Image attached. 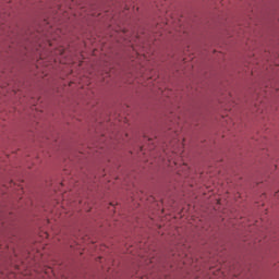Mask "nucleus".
Returning <instances> with one entry per match:
<instances>
[{"instance_id": "1", "label": "nucleus", "mask_w": 279, "mask_h": 279, "mask_svg": "<svg viewBox=\"0 0 279 279\" xmlns=\"http://www.w3.org/2000/svg\"><path fill=\"white\" fill-rule=\"evenodd\" d=\"M148 143H154V140L149 138V140H148Z\"/></svg>"}, {"instance_id": "2", "label": "nucleus", "mask_w": 279, "mask_h": 279, "mask_svg": "<svg viewBox=\"0 0 279 279\" xmlns=\"http://www.w3.org/2000/svg\"><path fill=\"white\" fill-rule=\"evenodd\" d=\"M173 165H175V167H178V161H173Z\"/></svg>"}, {"instance_id": "3", "label": "nucleus", "mask_w": 279, "mask_h": 279, "mask_svg": "<svg viewBox=\"0 0 279 279\" xmlns=\"http://www.w3.org/2000/svg\"><path fill=\"white\" fill-rule=\"evenodd\" d=\"M183 169H186V163H183Z\"/></svg>"}]
</instances>
